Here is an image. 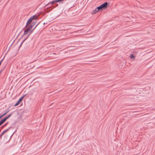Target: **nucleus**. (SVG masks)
<instances>
[{
	"label": "nucleus",
	"mask_w": 155,
	"mask_h": 155,
	"mask_svg": "<svg viewBox=\"0 0 155 155\" xmlns=\"http://www.w3.org/2000/svg\"><path fill=\"white\" fill-rule=\"evenodd\" d=\"M3 124L2 123V122L0 121V126H1Z\"/></svg>",
	"instance_id": "obj_20"
},
{
	"label": "nucleus",
	"mask_w": 155,
	"mask_h": 155,
	"mask_svg": "<svg viewBox=\"0 0 155 155\" xmlns=\"http://www.w3.org/2000/svg\"><path fill=\"white\" fill-rule=\"evenodd\" d=\"M61 2L60 0H54V1H53L51 2H49V3H48L45 6L46 7L47 6H48L50 4H51V5H53L54 4V3H57L59 2Z\"/></svg>",
	"instance_id": "obj_5"
},
{
	"label": "nucleus",
	"mask_w": 155,
	"mask_h": 155,
	"mask_svg": "<svg viewBox=\"0 0 155 155\" xmlns=\"http://www.w3.org/2000/svg\"><path fill=\"white\" fill-rule=\"evenodd\" d=\"M49 11H46V12H48Z\"/></svg>",
	"instance_id": "obj_23"
},
{
	"label": "nucleus",
	"mask_w": 155,
	"mask_h": 155,
	"mask_svg": "<svg viewBox=\"0 0 155 155\" xmlns=\"http://www.w3.org/2000/svg\"><path fill=\"white\" fill-rule=\"evenodd\" d=\"M45 24V23H44L43 24V25H44V24Z\"/></svg>",
	"instance_id": "obj_25"
},
{
	"label": "nucleus",
	"mask_w": 155,
	"mask_h": 155,
	"mask_svg": "<svg viewBox=\"0 0 155 155\" xmlns=\"http://www.w3.org/2000/svg\"><path fill=\"white\" fill-rule=\"evenodd\" d=\"M4 114H2V115H1V116H0V119H1V118H2L4 116L3 115Z\"/></svg>",
	"instance_id": "obj_18"
},
{
	"label": "nucleus",
	"mask_w": 155,
	"mask_h": 155,
	"mask_svg": "<svg viewBox=\"0 0 155 155\" xmlns=\"http://www.w3.org/2000/svg\"><path fill=\"white\" fill-rule=\"evenodd\" d=\"M60 0L61 2V1H63L64 0Z\"/></svg>",
	"instance_id": "obj_24"
},
{
	"label": "nucleus",
	"mask_w": 155,
	"mask_h": 155,
	"mask_svg": "<svg viewBox=\"0 0 155 155\" xmlns=\"http://www.w3.org/2000/svg\"><path fill=\"white\" fill-rule=\"evenodd\" d=\"M32 32V31H29L27 29H26L25 30L24 34L21 36V38H22L25 35L27 34H28V35L24 39V40H23L22 42L21 43L20 45L19 48L21 47V45H22L23 43L27 39V38L29 37V36L30 35Z\"/></svg>",
	"instance_id": "obj_1"
},
{
	"label": "nucleus",
	"mask_w": 155,
	"mask_h": 155,
	"mask_svg": "<svg viewBox=\"0 0 155 155\" xmlns=\"http://www.w3.org/2000/svg\"><path fill=\"white\" fill-rule=\"evenodd\" d=\"M9 111V110H6L5 112L3 114H4V116H5L6 114H7Z\"/></svg>",
	"instance_id": "obj_13"
},
{
	"label": "nucleus",
	"mask_w": 155,
	"mask_h": 155,
	"mask_svg": "<svg viewBox=\"0 0 155 155\" xmlns=\"http://www.w3.org/2000/svg\"><path fill=\"white\" fill-rule=\"evenodd\" d=\"M5 67H4L2 68L1 69V70L0 71V74L3 71L4 69L5 68Z\"/></svg>",
	"instance_id": "obj_17"
},
{
	"label": "nucleus",
	"mask_w": 155,
	"mask_h": 155,
	"mask_svg": "<svg viewBox=\"0 0 155 155\" xmlns=\"http://www.w3.org/2000/svg\"><path fill=\"white\" fill-rule=\"evenodd\" d=\"M36 23V22H32L31 24L30 25H32V27H33L35 25V24Z\"/></svg>",
	"instance_id": "obj_16"
},
{
	"label": "nucleus",
	"mask_w": 155,
	"mask_h": 155,
	"mask_svg": "<svg viewBox=\"0 0 155 155\" xmlns=\"http://www.w3.org/2000/svg\"><path fill=\"white\" fill-rule=\"evenodd\" d=\"M9 123V122H7L4 125H3L2 126V128H3V127H5L6 126L7 124H8Z\"/></svg>",
	"instance_id": "obj_15"
},
{
	"label": "nucleus",
	"mask_w": 155,
	"mask_h": 155,
	"mask_svg": "<svg viewBox=\"0 0 155 155\" xmlns=\"http://www.w3.org/2000/svg\"><path fill=\"white\" fill-rule=\"evenodd\" d=\"M130 58L132 59L135 58V56L132 54H130Z\"/></svg>",
	"instance_id": "obj_14"
},
{
	"label": "nucleus",
	"mask_w": 155,
	"mask_h": 155,
	"mask_svg": "<svg viewBox=\"0 0 155 155\" xmlns=\"http://www.w3.org/2000/svg\"><path fill=\"white\" fill-rule=\"evenodd\" d=\"M32 25H30L26 29H27L29 31H31L30 30L32 28ZM33 31L32 30V31Z\"/></svg>",
	"instance_id": "obj_12"
},
{
	"label": "nucleus",
	"mask_w": 155,
	"mask_h": 155,
	"mask_svg": "<svg viewBox=\"0 0 155 155\" xmlns=\"http://www.w3.org/2000/svg\"><path fill=\"white\" fill-rule=\"evenodd\" d=\"M39 23H39H38L35 26V28H34V29L36 28V27L37 26V25H38V24Z\"/></svg>",
	"instance_id": "obj_21"
},
{
	"label": "nucleus",
	"mask_w": 155,
	"mask_h": 155,
	"mask_svg": "<svg viewBox=\"0 0 155 155\" xmlns=\"http://www.w3.org/2000/svg\"><path fill=\"white\" fill-rule=\"evenodd\" d=\"M37 16L36 15H35L30 17L29 19L31 21H32L33 20L37 19Z\"/></svg>",
	"instance_id": "obj_8"
},
{
	"label": "nucleus",
	"mask_w": 155,
	"mask_h": 155,
	"mask_svg": "<svg viewBox=\"0 0 155 155\" xmlns=\"http://www.w3.org/2000/svg\"><path fill=\"white\" fill-rule=\"evenodd\" d=\"M51 7H47V8L48 9V8H50Z\"/></svg>",
	"instance_id": "obj_22"
},
{
	"label": "nucleus",
	"mask_w": 155,
	"mask_h": 155,
	"mask_svg": "<svg viewBox=\"0 0 155 155\" xmlns=\"http://www.w3.org/2000/svg\"><path fill=\"white\" fill-rule=\"evenodd\" d=\"M13 44V43H12V45H11V46Z\"/></svg>",
	"instance_id": "obj_27"
},
{
	"label": "nucleus",
	"mask_w": 155,
	"mask_h": 155,
	"mask_svg": "<svg viewBox=\"0 0 155 155\" xmlns=\"http://www.w3.org/2000/svg\"><path fill=\"white\" fill-rule=\"evenodd\" d=\"M12 113L9 114L7 116L3 119L1 120V121L2 122L3 124L7 119H8L12 115Z\"/></svg>",
	"instance_id": "obj_3"
},
{
	"label": "nucleus",
	"mask_w": 155,
	"mask_h": 155,
	"mask_svg": "<svg viewBox=\"0 0 155 155\" xmlns=\"http://www.w3.org/2000/svg\"><path fill=\"white\" fill-rule=\"evenodd\" d=\"M3 59H4V58H3L2 59V60H1V61H0V62H1V64L2 63V62L3 61Z\"/></svg>",
	"instance_id": "obj_19"
},
{
	"label": "nucleus",
	"mask_w": 155,
	"mask_h": 155,
	"mask_svg": "<svg viewBox=\"0 0 155 155\" xmlns=\"http://www.w3.org/2000/svg\"><path fill=\"white\" fill-rule=\"evenodd\" d=\"M98 9H97V7L96 8L95 10H94L93 12H92V14H96L97 12H98V11H99V10H97Z\"/></svg>",
	"instance_id": "obj_9"
},
{
	"label": "nucleus",
	"mask_w": 155,
	"mask_h": 155,
	"mask_svg": "<svg viewBox=\"0 0 155 155\" xmlns=\"http://www.w3.org/2000/svg\"><path fill=\"white\" fill-rule=\"evenodd\" d=\"M108 3L107 2H105L101 5V6L104 9L107 8L108 7Z\"/></svg>",
	"instance_id": "obj_6"
},
{
	"label": "nucleus",
	"mask_w": 155,
	"mask_h": 155,
	"mask_svg": "<svg viewBox=\"0 0 155 155\" xmlns=\"http://www.w3.org/2000/svg\"><path fill=\"white\" fill-rule=\"evenodd\" d=\"M97 9H98L97 10H99V11H102L104 9V8H103V7H102L101 5L97 7Z\"/></svg>",
	"instance_id": "obj_10"
},
{
	"label": "nucleus",
	"mask_w": 155,
	"mask_h": 155,
	"mask_svg": "<svg viewBox=\"0 0 155 155\" xmlns=\"http://www.w3.org/2000/svg\"><path fill=\"white\" fill-rule=\"evenodd\" d=\"M26 95V94H24L23 96L21 97L19 99L18 102L15 104L14 105V106L15 107L21 103V102L22 101L24 97Z\"/></svg>",
	"instance_id": "obj_2"
},
{
	"label": "nucleus",
	"mask_w": 155,
	"mask_h": 155,
	"mask_svg": "<svg viewBox=\"0 0 155 155\" xmlns=\"http://www.w3.org/2000/svg\"><path fill=\"white\" fill-rule=\"evenodd\" d=\"M31 22V21L29 19H28L27 22L25 27H26L28 25L30 24Z\"/></svg>",
	"instance_id": "obj_11"
},
{
	"label": "nucleus",
	"mask_w": 155,
	"mask_h": 155,
	"mask_svg": "<svg viewBox=\"0 0 155 155\" xmlns=\"http://www.w3.org/2000/svg\"><path fill=\"white\" fill-rule=\"evenodd\" d=\"M37 16L36 15H35L30 17L29 19L31 21H32L33 20L37 19Z\"/></svg>",
	"instance_id": "obj_7"
},
{
	"label": "nucleus",
	"mask_w": 155,
	"mask_h": 155,
	"mask_svg": "<svg viewBox=\"0 0 155 155\" xmlns=\"http://www.w3.org/2000/svg\"><path fill=\"white\" fill-rule=\"evenodd\" d=\"M53 54H55V53H53Z\"/></svg>",
	"instance_id": "obj_26"
},
{
	"label": "nucleus",
	"mask_w": 155,
	"mask_h": 155,
	"mask_svg": "<svg viewBox=\"0 0 155 155\" xmlns=\"http://www.w3.org/2000/svg\"><path fill=\"white\" fill-rule=\"evenodd\" d=\"M11 128V127H9L8 129L4 130L0 134V139L2 138V136L5 133L8 132Z\"/></svg>",
	"instance_id": "obj_4"
}]
</instances>
